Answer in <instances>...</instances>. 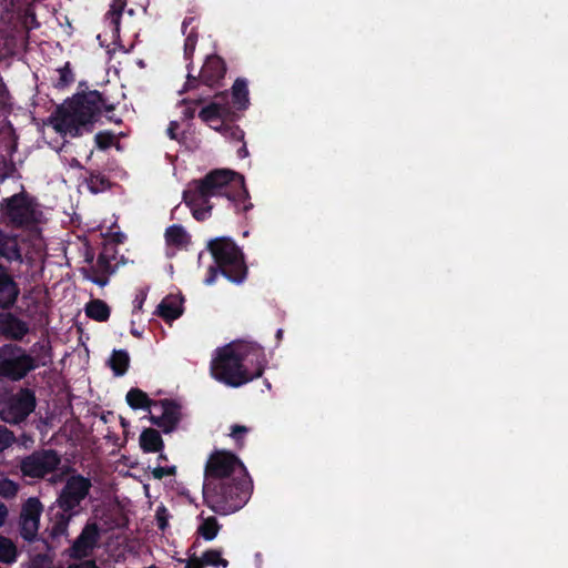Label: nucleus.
Listing matches in <instances>:
<instances>
[{"label": "nucleus", "mask_w": 568, "mask_h": 568, "mask_svg": "<svg viewBox=\"0 0 568 568\" xmlns=\"http://www.w3.org/2000/svg\"><path fill=\"white\" fill-rule=\"evenodd\" d=\"M68 568H99L94 560H85L79 564L70 565Z\"/></svg>", "instance_id": "obj_55"}, {"label": "nucleus", "mask_w": 568, "mask_h": 568, "mask_svg": "<svg viewBox=\"0 0 568 568\" xmlns=\"http://www.w3.org/2000/svg\"><path fill=\"white\" fill-rule=\"evenodd\" d=\"M101 419H102L104 423H106V422H108V417H106L105 415H102V416H101Z\"/></svg>", "instance_id": "obj_62"}, {"label": "nucleus", "mask_w": 568, "mask_h": 568, "mask_svg": "<svg viewBox=\"0 0 568 568\" xmlns=\"http://www.w3.org/2000/svg\"><path fill=\"white\" fill-rule=\"evenodd\" d=\"M191 67H192V62H190L187 64L189 73L186 77V82L184 84L185 91L196 89L199 87V84L202 83V81L200 79V74L197 77H195L191 73V71H190Z\"/></svg>", "instance_id": "obj_45"}, {"label": "nucleus", "mask_w": 568, "mask_h": 568, "mask_svg": "<svg viewBox=\"0 0 568 568\" xmlns=\"http://www.w3.org/2000/svg\"><path fill=\"white\" fill-rule=\"evenodd\" d=\"M180 125L176 121H171L170 124H169V128L166 130V133L169 135V138L171 140H179L178 139V130H179Z\"/></svg>", "instance_id": "obj_53"}, {"label": "nucleus", "mask_w": 568, "mask_h": 568, "mask_svg": "<svg viewBox=\"0 0 568 568\" xmlns=\"http://www.w3.org/2000/svg\"><path fill=\"white\" fill-rule=\"evenodd\" d=\"M90 272L111 274L114 272V266L112 265V261L105 257L103 254L99 253L97 258V265L90 267Z\"/></svg>", "instance_id": "obj_35"}, {"label": "nucleus", "mask_w": 568, "mask_h": 568, "mask_svg": "<svg viewBox=\"0 0 568 568\" xmlns=\"http://www.w3.org/2000/svg\"><path fill=\"white\" fill-rule=\"evenodd\" d=\"M182 303V297L170 294L161 301L154 314L166 323L173 322L183 314Z\"/></svg>", "instance_id": "obj_19"}, {"label": "nucleus", "mask_w": 568, "mask_h": 568, "mask_svg": "<svg viewBox=\"0 0 568 568\" xmlns=\"http://www.w3.org/2000/svg\"><path fill=\"white\" fill-rule=\"evenodd\" d=\"M131 334H132L133 336H136V337H140V336H141L140 332H138L136 329H132V331H131Z\"/></svg>", "instance_id": "obj_61"}, {"label": "nucleus", "mask_w": 568, "mask_h": 568, "mask_svg": "<svg viewBox=\"0 0 568 568\" xmlns=\"http://www.w3.org/2000/svg\"><path fill=\"white\" fill-rule=\"evenodd\" d=\"M20 287L11 271L0 263V310L9 311L18 302Z\"/></svg>", "instance_id": "obj_15"}, {"label": "nucleus", "mask_w": 568, "mask_h": 568, "mask_svg": "<svg viewBox=\"0 0 568 568\" xmlns=\"http://www.w3.org/2000/svg\"><path fill=\"white\" fill-rule=\"evenodd\" d=\"M85 315L97 322H106L110 318L109 305L100 298H93L85 304Z\"/></svg>", "instance_id": "obj_24"}, {"label": "nucleus", "mask_w": 568, "mask_h": 568, "mask_svg": "<svg viewBox=\"0 0 568 568\" xmlns=\"http://www.w3.org/2000/svg\"><path fill=\"white\" fill-rule=\"evenodd\" d=\"M42 510L43 506L41 501L37 497H30L22 506L20 519L40 521Z\"/></svg>", "instance_id": "obj_28"}, {"label": "nucleus", "mask_w": 568, "mask_h": 568, "mask_svg": "<svg viewBox=\"0 0 568 568\" xmlns=\"http://www.w3.org/2000/svg\"><path fill=\"white\" fill-rule=\"evenodd\" d=\"M166 460H168L166 455H164V454H162V453H161V454L158 456V462H166Z\"/></svg>", "instance_id": "obj_60"}, {"label": "nucleus", "mask_w": 568, "mask_h": 568, "mask_svg": "<svg viewBox=\"0 0 568 568\" xmlns=\"http://www.w3.org/2000/svg\"><path fill=\"white\" fill-rule=\"evenodd\" d=\"M36 351H38L40 355H43V357H48L49 361L51 359V346H50L49 342H45V343L37 342L32 346V352H36Z\"/></svg>", "instance_id": "obj_46"}, {"label": "nucleus", "mask_w": 568, "mask_h": 568, "mask_svg": "<svg viewBox=\"0 0 568 568\" xmlns=\"http://www.w3.org/2000/svg\"><path fill=\"white\" fill-rule=\"evenodd\" d=\"M165 514H166V509L164 507H161L156 510L158 527L161 530H164L168 526V520H166Z\"/></svg>", "instance_id": "obj_51"}, {"label": "nucleus", "mask_w": 568, "mask_h": 568, "mask_svg": "<svg viewBox=\"0 0 568 568\" xmlns=\"http://www.w3.org/2000/svg\"><path fill=\"white\" fill-rule=\"evenodd\" d=\"M98 181L100 182L101 185H103L106 182V179L104 176H101L100 174H95L94 172H91L90 173L91 189L95 192H97V190L94 189V183Z\"/></svg>", "instance_id": "obj_54"}, {"label": "nucleus", "mask_w": 568, "mask_h": 568, "mask_svg": "<svg viewBox=\"0 0 568 568\" xmlns=\"http://www.w3.org/2000/svg\"><path fill=\"white\" fill-rule=\"evenodd\" d=\"M91 487L90 478L80 474L70 476L57 498L59 508L64 513L75 514L81 503L90 494Z\"/></svg>", "instance_id": "obj_11"}, {"label": "nucleus", "mask_w": 568, "mask_h": 568, "mask_svg": "<svg viewBox=\"0 0 568 568\" xmlns=\"http://www.w3.org/2000/svg\"><path fill=\"white\" fill-rule=\"evenodd\" d=\"M199 118L210 124V126H215L213 123L224 121H234L237 115L231 110L230 106L212 102L209 105L201 109L199 112Z\"/></svg>", "instance_id": "obj_18"}, {"label": "nucleus", "mask_w": 568, "mask_h": 568, "mask_svg": "<svg viewBox=\"0 0 568 568\" xmlns=\"http://www.w3.org/2000/svg\"><path fill=\"white\" fill-rule=\"evenodd\" d=\"M248 433V428L243 425H232L230 436L235 440L236 446L242 448L244 446V436Z\"/></svg>", "instance_id": "obj_39"}, {"label": "nucleus", "mask_w": 568, "mask_h": 568, "mask_svg": "<svg viewBox=\"0 0 568 568\" xmlns=\"http://www.w3.org/2000/svg\"><path fill=\"white\" fill-rule=\"evenodd\" d=\"M0 258L7 262L22 263L23 257L16 235H10L0 229Z\"/></svg>", "instance_id": "obj_20"}, {"label": "nucleus", "mask_w": 568, "mask_h": 568, "mask_svg": "<svg viewBox=\"0 0 568 568\" xmlns=\"http://www.w3.org/2000/svg\"><path fill=\"white\" fill-rule=\"evenodd\" d=\"M221 529V525L217 519L213 516L204 518L202 524L197 527V534L205 540H213Z\"/></svg>", "instance_id": "obj_30"}, {"label": "nucleus", "mask_w": 568, "mask_h": 568, "mask_svg": "<svg viewBox=\"0 0 568 568\" xmlns=\"http://www.w3.org/2000/svg\"><path fill=\"white\" fill-rule=\"evenodd\" d=\"M231 121H224L220 123L219 126H212V129L222 133L227 140L243 142L244 140V131L235 124L230 123Z\"/></svg>", "instance_id": "obj_32"}, {"label": "nucleus", "mask_w": 568, "mask_h": 568, "mask_svg": "<svg viewBox=\"0 0 568 568\" xmlns=\"http://www.w3.org/2000/svg\"><path fill=\"white\" fill-rule=\"evenodd\" d=\"M194 21L193 17H186L182 22V32L185 34L184 40V59L192 62L193 54L195 52L196 43L199 40V33L195 28H192L190 32H186L187 27Z\"/></svg>", "instance_id": "obj_25"}, {"label": "nucleus", "mask_w": 568, "mask_h": 568, "mask_svg": "<svg viewBox=\"0 0 568 568\" xmlns=\"http://www.w3.org/2000/svg\"><path fill=\"white\" fill-rule=\"evenodd\" d=\"M236 154L239 159H245L248 156V150L246 148V143L243 141V144L237 149Z\"/></svg>", "instance_id": "obj_58"}, {"label": "nucleus", "mask_w": 568, "mask_h": 568, "mask_svg": "<svg viewBox=\"0 0 568 568\" xmlns=\"http://www.w3.org/2000/svg\"><path fill=\"white\" fill-rule=\"evenodd\" d=\"M205 566L213 567H222L227 568L229 561L222 558V550L220 549H209L205 550L202 555Z\"/></svg>", "instance_id": "obj_33"}, {"label": "nucleus", "mask_w": 568, "mask_h": 568, "mask_svg": "<svg viewBox=\"0 0 568 568\" xmlns=\"http://www.w3.org/2000/svg\"><path fill=\"white\" fill-rule=\"evenodd\" d=\"M181 405L174 399H160L151 412L150 420L162 429L163 433H172L181 422Z\"/></svg>", "instance_id": "obj_12"}, {"label": "nucleus", "mask_w": 568, "mask_h": 568, "mask_svg": "<svg viewBox=\"0 0 568 568\" xmlns=\"http://www.w3.org/2000/svg\"><path fill=\"white\" fill-rule=\"evenodd\" d=\"M216 496L210 486H203L205 505L219 515H229L240 510L248 500L252 480L248 477L229 480L216 485Z\"/></svg>", "instance_id": "obj_4"}, {"label": "nucleus", "mask_w": 568, "mask_h": 568, "mask_svg": "<svg viewBox=\"0 0 568 568\" xmlns=\"http://www.w3.org/2000/svg\"><path fill=\"white\" fill-rule=\"evenodd\" d=\"M83 274L87 280L99 285L100 287H103L109 283V277H108L109 274H103V273L93 274L92 272H90V268L89 270L83 268Z\"/></svg>", "instance_id": "obj_42"}, {"label": "nucleus", "mask_w": 568, "mask_h": 568, "mask_svg": "<svg viewBox=\"0 0 568 568\" xmlns=\"http://www.w3.org/2000/svg\"><path fill=\"white\" fill-rule=\"evenodd\" d=\"M101 529L97 523H87L71 547V557L81 559L98 546Z\"/></svg>", "instance_id": "obj_14"}, {"label": "nucleus", "mask_w": 568, "mask_h": 568, "mask_svg": "<svg viewBox=\"0 0 568 568\" xmlns=\"http://www.w3.org/2000/svg\"><path fill=\"white\" fill-rule=\"evenodd\" d=\"M8 517V508L7 506L0 501V527H2Z\"/></svg>", "instance_id": "obj_56"}, {"label": "nucleus", "mask_w": 568, "mask_h": 568, "mask_svg": "<svg viewBox=\"0 0 568 568\" xmlns=\"http://www.w3.org/2000/svg\"><path fill=\"white\" fill-rule=\"evenodd\" d=\"M214 196L226 197L235 213H245L253 207L244 176L230 169L212 170L202 179L190 182L183 191V201L199 222L211 216L213 205L210 200Z\"/></svg>", "instance_id": "obj_1"}, {"label": "nucleus", "mask_w": 568, "mask_h": 568, "mask_svg": "<svg viewBox=\"0 0 568 568\" xmlns=\"http://www.w3.org/2000/svg\"><path fill=\"white\" fill-rule=\"evenodd\" d=\"M145 300H146V293L143 291H140L133 301V306H134L133 312L141 311Z\"/></svg>", "instance_id": "obj_52"}, {"label": "nucleus", "mask_w": 568, "mask_h": 568, "mask_svg": "<svg viewBox=\"0 0 568 568\" xmlns=\"http://www.w3.org/2000/svg\"><path fill=\"white\" fill-rule=\"evenodd\" d=\"M204 102V99H184L182 100V104L184 105L183 109V118L185 120H192L195 116L196 106L202 104Z\"/></svg>", "instance_id": "obj_36"}, {"label": "nucleus", "mask_w": 568, "mask_h": 568, "mask_svg": "<svg viewBox=\"0 0 568 568\" xmlns=\"http://www.w3.org/2000/svg\"><path fill=\"white\" fill-rule=\"evenodd\" d=\"M207 250L213 256L214 265L207 270L206 285L214 284L219 273L232 283L240 284L247 276L244 254L230 237H216L209 242Z\"/></svg>", "instance_id": "obj_3"}, {"label": "nucleus", "mask_w": 568, "mask_h": 568, "mask_svg": "<svg viewBox=\"0 0 568 568\" xmlns=\"http://www.w3.org/2000/svg\"><path fill=\"white\" fill-rule=\"evenodd\" d=\"M114 139V134L110 131H100L94 136L95 145L100 150L109 149L113 144Z\"/></svg>", "instance_id": "obj_37"}, {"label": "nucleus", "mask_w": 568, "mask_h": 568, "mask_svg": "<svg viewBox=\"0 0 568 568\" xmlns=\"http://www.w3.org/2000/svg\"><path fill=\"white\" fill-rule=\"evenodd\" d=\"M87 261L91 263L93 261V256H87Z\"/></svg>", "instance_id": "obj_63"}, {"label": "nucleus", "mask_w": 568, "mask_h": 568, "mask_svg": "<svg viewBox=\"0 0 568 568\" xmlns=\"http://www.w3.org/2000/svg\"><path fill=\"white\" fill-rule=\"evenodd\" d=\"M239 355L243 358V363L248 366L252 365L253 369H250L252 381L263 375L265 366L267 364L264 347L255 342H239L234 344Z\"/></svg>", "instance_id": "obj_13"}, {"label": "nucleus", "mask_w": 568, "mask_h": 568, "mask_svg": "<svg viewBox=\"0 0 568 568\" xmlns=\"http://www.w3.org/2000/svg\"><path fill=\"white\" fill-rule=\"evenodd\" d=\"M74 514L64 513L63 510L58 511L54 516V520L50 527V536L55 539L68 532V527L71 517Z\"/></svg>", "instance_id": "obj_29"}, {"label": "nucleus", "mask_w": 568, "mask_h": 568, "mask_svg": "<svg viewBox=\"0 0 568 568\" xmlns=\"http://www.w3.org/2000/svg\"><path fill=\"white\" fill-rule=\"evenodd\" d=\"M0 214L3 223L16 230H27L37 225L42 216L37 200L24 190L3 199L0 203Z\"/></svg>", "instance_id": "obj_5"}, {"label": "nucleus", "mask_w": 568, "mask_h": 568, "mask_svg": "<svg viewBox=\"0 0 568 568\" xmlns=\"http://www.w3.org/2000/svg\"><path fill=\"white\" fill-rule=\"evenodd\" d=\"M112 243L111 244H121L125 240V235L122 232H115L111 235Z\"/></svg>", "instance_id": "obj_57"}, {"label": "nucleus", "mask_w": 568, "mask_h": 568, "mask_svg": "<svg viewBox=\"0 0 568 568\" xmlns=\"http://www.w3.org/2000/svg\"><path fill=\"white\" fill-rule=\"evenodd\" d=\"M39 523L40 521H29L24 519H20V536L26 541H33L37 537L38 530H39Z\"/></svg>", "instance_id": "obj_34"}, {"label": "nucleus", "mask_w": 568, "mask_h": 568, "mask_svg": "<svg viewBox=\"0 0 568 568\" xmlns=\"http://www.w3.org/2000/svg\"><path fill=\"white\" fill-rule=\"evenodd\" d=\"M211 373L216 381L230 387H240L252 381L250 367L243 363L234 344L217 351L211 363Z\"/></svg>", "instance_id": "obj_6"}, {"label": "nucleus", "mask_w": 568, "mask_h": 568, "mask_svg": "<svg viewBox=\"0 0 568 568\" xmlns=\"http://www.w3.org/2000/svg\"><path fill=\"white\" fill-rule=\"evenodd\" d=\"M126 6V0H113L111 4L110 12L113 16V22L116 24V29L119 28L120 18L122 16V12Z\"/></svg>", "instance_id": "obj_43"}, {"label": "nucleus", "mask_w": 568, "mask_h": 568, "mask_svg": "<svg viewBox=\"0 0 568 568\" xmlns=\"http://www.w3.org/2000/svg\"><path fill=\"white\" fill-rule=\"evenodd\" d=\"M226 73V63L217 54L207 55L201 70L202 84L213 89L220 87Z\"/></svg>", "instance_id": "obj_16"}, {"label": "nucleus", "mask_w": 568, "mask_h": 568, "mask_svg": "<svg viewBox=\"0 0 568 568\" xmlns=\"http://www.w3.org/2000/svg\"><path fill=\"white\" fill-rule=\"evenodd\" d=\"M47 365L45 361H40L17 344H4L0 346V378L11 382H19L39 366Z\"/></svg>", "instance_id": "obj_8"}, {"label": "nucleus", "mask_w": 568, "mask_h": 568, "mask_svg": "<svg viewBox=\"0 0 568 568\" xmlns=\"http://www.w3.org/2000/svg\"><path fill=\"white\" fill-rule=\"evenodd\" d=\"M165 242L178 248L185 247L190 243V235L182 225L173 224L165 230Z\"/></svg>", "instance_id": "obj_27"}, {"label": "nucleus", "mask_w": 568, "mask_h": 568, "mask_svg": "<svg viewBox=\"0 0 568 568\" xmlns=\"http://www.w3.org/2000/svg\"><path fill=\"white\" fill-rule=\"evenodd\" d=\"M100 253L108 257L110 261H114L116 258L118 248L114 244L104 243Z\"/></svg>", "instance_id": "obj_47"}, {"label": "nucleus", "mask_w": 568, "mask_h": 568, "mask_svg": "<svg viewBox=\"0 0 568 568\" xmlns=\"http://www.w3.org/2000/svg\"><path fill=\"white\" fill-rule=\"evenodd\" d=\"M152 477L154 479H162L166 476H174L176 474V467L175 466H165L162 467L158 465L152 469Z\"/></svg>", "instance_id": "obj_44"}, {"label": "nucleus", "mask_w": 568, "mask_h": 568, "mask_svg": "<svg viewBox=\"0 0 568 568\" xmlns=\"http://www.w3.org/2000/svg\"><path fill=\"white\" fill-rule=\"evenodd\" d=\"M232 103L239 111H244L250 105L247 81L237 78L232 85Z\"/></svg>", "instance_id": "obj_23"}, {"label": "nucleus", "mask_w": 568, "mask_h": 568, "mask_svg": "<svg viewBox=\"0 0 568 568\" xmlns=\"http://www.w3.org/2000/svg\"><path fill=\"white\" fill-rule=\"evenodd\" d=\"M140 446L144 453H159L162 452L164 443L159 430L146 428L140 435Z\"/></svg>", "instance_id": "obj_22"}, {"label": "nucleus", "mask_w": 568, "mask_h": 568, "mask_svg": "<svg viewBox=\"0 0 568 568\" xmlns=\"http://www.w3.org/2000/svg\"><path fill=\"white\" fill-rule=\"evenodd\" d=\"M246 477H248V473L234 453L214 450L205 464L203 486H210V489L215 491L216 485L220 483Z\"/></svg>", "instance_id": "obj_7"}, {"label": "nucleus", "mask_w": 568, "mask_h": 568, "mask_svg": "<svg viewBox=\"0 0 568 568\" xmlns=\"http://www.w3.org/2000/svg\"><path fill=\"white\" fill-rule=\"evenodd\" d=\"M128 405L132 409H146L150 413L154 409L158 400L151 399L145 392L140 388H131L125 396Z\"/></svg>", "instance_id": "obj_21"}, {"label": "nucleus", "mask_w": 568, "mask_h": 568, "mask_svg": "<svg viewBox=\"0 0 568 568\" xmlns=\"http://www.w3.org/2000/svg\"><path fill=\"white\" fill-rule=\"evenodd\" d=\"M59 81L58 87L64 88L74 81V77L70 67V62H67L64 67L59 69Z\"/></svg>", "instance_id": "obj_40"}, {"label": "nucleus", "mask_w": 568, "mask_h": 568, "mask_svg": "<svg viewBox=\"0 0 568 568\" xmlns=\"http://www.w3.org/2000/svg\"><path fill=\"white\" fill-rule=\"evenodd\" d=\"M19 486L17 483L6 479L0 485V495L4 498H11L14 497L18 493Z\"/></svg>", "instance_id": "obj_41"}, {"label": "nucleus", "mask_w": 568, "mask_h": 568, "mask_svg": "<svg viewBox=\"0 0 568 568\" xmlns=\"http://www.w3.org/2000/svg\"><path fill=\"white\" fill-rule=\"evenodd\" d=\"M29 333V325L12 313L0 314V334L7 339L22 341Z\"/></svg>", "instance_id": "obj_17"}, {"label": "nucleus", "mask_w": 568, "mask_h": 568, "mask_svg": "<svg viewBox=\"0 0 568 568\" xmlns=\"http://www.w3.org/2000/svg\"><path fill=\"white\" fill-rule=\"evenodd\" d=\"M121 424H122V426H125V425H126V423H125L124 418H121Z\"/></svg>", "instance_id": "obj_64"}, {"label": "nucleus", "mask_w": 568, "mask_h": 568, "mask_svg": "<svg viewBox=\"0 0 568 568\" xmlns=\"http://www.w3.org/2000/svg\"><path fill=\"white\" fill-rule=\"evenodd\" d=\"M283 334H284V332H283V329H282V328H278V329L276 331V335H275V337H276V339H277V343H278V342H281V339L283 338Z\"/></svg>", "instance_id": "obj_59"}, {"label": "nucleus", "mask_w": 568, "mask_h": 568, "mask_svg": "<svg viewBox=\"0 0 568 568\" xmlns=\"http://www.w3.org/2000/svg\"><path fill=\"white\" fill-rule=\"evenodd\" d=\"M116 108L104 92L88 90L77 92L68 99L50 116L53 129L61 135L78 138L83 131L91 132L93 124L98 122L103 113L109 121L116 124L122 123L120 118L109 115Z\"/></svg>", "instance_id": "obj_2"}, {"label": "nucleus", "mask_w": 568, "mask_h": 568, "mask_svg": "<svg viewBox=\"0 0 568 568\" xmlns=\"http://www.w3.org/2000/svg\"><path fill=\"white\" fill-rule=\"evenodd\" d=\"M11 387L9 384L0 378V407L2 408L6 400H8V395H10Z\"/></svg>", "instance_id": "obj_49"}, {"label": "nucleus", "mask_w": 568, "mask_h": 568, "mask_svg": "<svg viewBox=\"0 0 568 568\" xmlns=\"http://www.w3.org/2000/svg\"><path fill=\"white\" fill-rule=\"evenodd\" d=\"M61 464L60 454L52 448L38 449L24 456L19 464L23 477L43 479L54 473Z\"/></svg>", "instance_id": "obj_10"}, {"label": "nucleus", "mask_w": 568, "mask_h": 568, "mask_svg": "<svg viewBox=\"0 0 568 568\" xmlns=\"http://www.w3.org/2000/svg\"><path fill=\"white\" fill-rule=\"evenodd\" d=\"M108 365L116 377L123 376L130 366V355L125 349H114Z\"/></svg>", "instance_id": "obj_26"}, {"label": "nucleus", "mask_w": 568, "mask_h": 568, "mask_svg": "<svg viewBox=\"0 0 568 568\" xmlns=\"http://www.w3.org/2000/svg\"><path fill=\"white\" fill-rule=\"evenodd\" d=\"M16 442V436L12 430L6 426H0V453L12 446Z\"/></svg>", "instance_id": "obj_38"}, {"label": "nucleus", "mask_w": 568, "mask_h": 568, "mask_svg": "<svg viewBox=\"0 0 568 568\" xmlns=\"http://www.w3.org/2000/svg\"><path fill=\"white\" fill-rule=\"evenodd\" d=\"M37 397L33 389L21 387L16 394L10 389L8 400L0 409V418L8 424L19 425L34 412Z\"/></svg>", "instance_id": "obj_9"}, {"label": "nucleus", "mask_w": 568, "mask_h": 568, "mask_svg": "<svg viewBox=\"0 0 568 568\" xmlns=\"http://www.w3.org/2000/svg\"><path fill=\"white\" fill-rule=\"evenodd\" d=\"M50 565V561L48 560L47 556L44 555H37L32 560L30 568H48Z\"/></svg>", "instance_id": "obj_50"}, {"label": "nucleus", "mask_w": 568, "mask_h": 568, "mask_svg": "<svg viewBox=\"0 0 568 568\" xmlns=\"http://www.w3.org/2000/svg\"><path fill=\"white\" fill-rule=\"evenodd\" d=\"M203 557H197L195 554L190 555L185 568H204Z\"/></svg>", "instance_id": "obj_48"}, {"label": "nucleus", "mask_w": 568, "mask_h": 568, "mask_svg": "<svg viewBox=\"0 0 568 568\" xmlns=\"http://www.w3.org/2000/svg\"><path fill=\"white\" fill-rule=\"evenodd\" d=\"M18 550L10 538L0 536V562L12 564L17 560Z\"/></svg>", "instance_id": "obj_31"}]
</instances>
